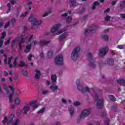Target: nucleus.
Instances as JSON below:
<instances>
[{
	"label": "nucleus",
	"instance_id": "8fccbe9b",
	"mask_svg": "<svg viewBox=\"0 0 125 125\" xmlns=\"http://www.w3.org/2000/svg\"><path fill=\"white\" fill-rule=\"evenodd\" d=\"M38 102L37 101H33L31 102L29 104L30 105H34V104H36Z\"/></svg>",
	"mask_w": 125,
	"mask_h": 125
},
{
	"label": "nucleus",
	"instance_id": "603ef678",
	"mask_svg": "<svg viewBox=\"0 0 125 125\" xmlns=\"http://www.w3.org/2000/svg\"><path fill=\"white\" fill-rule=\"evenodd\" d=\"M32 57H33V55L32 54L29 55L28 58L29 61H31L32 60Z\"/></svg>",
	"mask_w": 125,
	"mask_h": 125
},
{
	"label": "nucleus",
	"instance_id": "aec40b11",
	"mask_svg": "<svg viewBox=\"0 0 125 125\" xmlns=\"http://www.w3.org/2000/svg\"><path fill=\"white\" fill-rule=\"evenodd\" d=\"M108 97L110 100V101H112V102H115V101H117V99H116V97L112 95H109Z\"/></svg>",
	"mask_w": 125,
	"mask_h": 125
},
{
	"label": "nucleus",
	"instance_id": "a18cd8bd",
	"mask_svg": "<svg viewBox=\"0 0 125 125\" xmlns=\"http://www.w3.org/2000/svg\"><path fill=\"white\" fill-rule=\"evenodd\" d=\"M15 22H16V20L15 19H12L11 20V24H12V25H14V24L15 23Z\"/></svg>",
	"mask_w": 125,
	"mask_h": 125
},
{
	"label": "nucleus",
	"instance_id": "680f3d73",
	"mask_svg": "<svg viewBox=\"0 0 125 125\" xmlns=\"http://www.w3.org/2000/svg\"><path fill=\"white\" fill-rule=\"evenodd\" d=\"M62 103H63V104H66L67 103V101L64 99H62Z\"/></svg>",
	"mask_w": 125,
	"mask_h": 125
},
{
	"label": "nucleus",
	"instance_id": "e433bc0d",
	"mask_svg": "<svg viewBox=\"0 0 125 125\" xmlns=\"http://www.w3.org/2000/svg\"><path fill=\"white\" fill-rule=\"evenodd\" d=\"M22 75L25 77L28 76V72L25 70H22Z\"/></svg>",
	"mask_w": 125,
	"mask_h": 125
},
{
	"label": "nucleus",
	"instance_id": "bf43d9fd",
	"mask_svg": "<svg viewBox=\"0 0 125 125\" xmlns=\"http://www.w3.org/2000/svg\"><path fill=\"white\" fill-rule=\"evenodd\" d=\"M120 15L122 19H125V14H121Z\"/></svg>",
	"mask_w": 125,
	"mask_h": 125
},
{
	"label": "nucleus",
	"instance_id": "ddd939ff",
	"mask_svg": "<svg viewBox=\"0 0 125 125\" xmlns=\"http://www.w3.org/2000/svg\"><path fill=\"white\" fill-rule=\"evenodd\" d=\"M104 63H106L109 66H113L114 65V59H108L107 60L104 61Z\"/></svg>",
	"mask_w": 125,
	"mask_h": 125
},
{
	"label": "nucleus",
	"instance_id": "052dcab7",
	"mask_svg": "<svg viewBox=\"0 0 125 125\" xmlns=\"http://www.w3.org/2000/svg\"><path fill=\"white\" fill-rule=\"evenodd\" d=\"M40 56L41 57V58H44V55H43V52L41 53L40 55Z\"/></svg>",
	"mask_w": 125,
	"mask_h": 125
},
{
	"label": "nucleus",
	"instance_id": "9b49d317",
	"mask_svg": "<svg viewBox=\"0 0 125 125\" xmlns=\"http://www.w3.org/2000/svg\"><path fill=\"white\" fill-rule=\"evenodd\" d=\"M60 27H61V24L60 23L55 25L54 27L51 29V33H55Z\"/></svg>",
	"mask_w": 125,
	"mask_h": 125
},
{
	"label": "nucleus",
	"instance_id": "69168bd1",
	"mask_svg": "<svg viewBox=\"0 0 125 125\" xmlns=\"http://www.w3.org/2000/svg\"><path fill=\"white\" fill-rule=\"evenodd\" d=\"M123 45H118L117 46V48H119V49H123Z\"/></svg>",
	"mask_w": 125,
	"mask_h": 125
},
{
	"label": "nucleus",
	"instance_id": "7ed1b4c3",
	"mask_svg": "<svg viewBox=\"0 0 125 125\" xmlns=\"http://www.w3.org/2000/svg\"><path fill=\"white\" fill-rule=\"evenodd\" d=\"M29 22H32V25L36 26L37 25H41L42 23V21L41 20L40 21L37 20V18L34 16V15L32 14L28 19Z\"/></svg>",
	"mask_w": 125,
	"mask_h": 125
},
{
	"label": "nucleus",
	"instance_id": "3c124183",
	"mask_svg": "<svg viewBox=\"0 0 125 125\" xmlns=\"http://www.w3.org/2000/svg\"><path fill=\"white\" fill-rule=\"evenodd\" d=\"M17 65V62L14 61L13 62V65H12V67H13V68H15V67H16V65Z\"/></svg>",
	"mask_w": 125,
	"mask_h": 125
},
{
	"label": "nucleus",
	"instance_id": "774afa93",
	"mask_svg": "<svg viewBox=\"0 0 125 125\" xmlns=\"http://www.w3.org/2000/svg\"><path fill=\"white\" fill-rule=\"evenodd\" d=\"M116 3H117V1H112V2H111V5H116Z\"/></svg>",
	"mask_w": 125,
	"mask_h": 125
},
{
	"label": "nucleus",
	"instance_id": "79ce46f5",
	"mask_svg": "<svg viewBox=\"0 0 125 125\" xmlns=\"http://www.w3.org/2000/svg\"><path fill=\"white\" fill-rule=\"evenodd\" d=\"M7 121H8L7 117L5 116L4 117V120L2 121L3 124H6V123H7Z\"/></svg>",
	"mask_w": 125,
	"mask_h": 125
},
{
	"label": "nucleus",
	"instance_id": "338daca9",
	"mask_svg": "<svg viewBox=\"0 0 125 125\" xmlns=\"http://www.w3.org/2000/svg\"><path fill=\"white\" fill-rule=\"evenodd\" d=\"M3 45V41H0V47H1Z\"/></svg>",
	"mask_w": 125,
	"mask_h": 125
},
{
	"label": "nucleus",
	"instance_id": "4d7b16f0",
	"mask_svg": "<svg viewBox=\"0 0 125 125\" xmlns=\"http://www.w3.org/2000/svg\"><path fill=\"white\" fill-rule=\"evenodd\" d=\"M27 14H28V12H25L24 13V14H22L21 16V17H23V18H24V17H25V16H26L27 15Z\"/></svg>",
	"mask_w": 125,
	"mask_h": 125
},
{
	"label": "nucleus",
	"instance_id": "b1692460",
	"mask_svg": "<svg viewBox=\"0 0 125 125\" xmlns=\"http://www.w3.org/2000/svg\"><path fill=\"white\" fill-rule=\"evenodd\" d=\"M68 111H69L71 116L74 115V113H75V109H74V107H69L68 108Z\"/></svg>",
	"mask_w": 125,
	"mask_h": 125
},
{
	"label": "nucleus",
	"instance_id": "7c9ffc66",
	"mask_svg": "<svg viewBox=\"0 0 125 125\" xmlns=\"http://www.w3.org/2000/svg\"><path fill=\"white\" fill-rule=\"evenodd\" d=\"M5 37H6V34L5 33V32H4L2 33L0 40H4V39H5Z\"/></svg>",
	"mask_w": 125,
	"mask_h": 125
},
{
	"label": "nucleus",
	"instance_id": "4468645a",
	"mask_svg": "<svg viewBox=\"0 0 125 125\" xmlns=\"http://www.w3.org/2000/svg\"><path fill=\"white\" fill-rule=\"evenodd\" d=\"M50 41H45V40H42L39 43L40 45H45V44H48V43H50Z\"/></svg>",
	"mask_w": 125,
	"mask_h": 125
},
{
	"label": "nucleus",
	"instance_id": "5fc2aeb1",
	"mask_svg": "<svg viewBox=\"0 0 125 125\" xmlns=\"http://www.w3.org/2000/svg\"><path fill=\"white\" fill-rule=\"evenodd\" d=\"M10 2L12 4H15V3H16V1L14 0H10Z\"/></svg>",
	"mask_w": 125,
	"mask_h": 125
},
{
	"label": "nucleus",
	"instance_id": "c9c22d12",
	"mask_svg": "<svg viewBox=\"0 0 125 125\" xmlns=\"http://www.w3.org/2000/svg\"><path fill=\"white\" fill-rule=\"evenodd\" d=\"M101 116H102V118H105V117H106L107 113L106 112V111L103 112L101 114Z\"/></svg>",
	"mask_w": 125,
	"mask_h": 125
},
{
	"label": "nucleus",
	"instance_id": "423d86ee",
	"mask_svg": "<svg viewBox=\"0 0 125 125\" xmlns=\"http://www.w3.org/2000/svg\"><path fill=\"white\" fill-rule=\"evenodd\" d=\"M87 56L88 57L89 60L90 66H91L92 68H95L96 67V65H95V64H94L93 62V57H92V54L91 53H88Z\"/></svg>",
	"mask_w": 125,
	"mask_h": 125
},
{
	"label": "nucleus",
	"instance_id": "f3484780",
	"mask_svg": "<svg viewBox=\"0 0 125 125\" xmlns=\"http://www.w3.org/2000/svg\"><path fill=\"white\" fill-rule=\"evenodd\" d=\"M31 48H32V45H28L26 46L24 52L25 53H29L31 51Z\"/></svg>",
	"mask_w": 125,
	"mask_h": 125
},
{
	"label": "nucleus",
	"instance_id": "f257e3e1",
	"mask_svg": "<svg viewBox=\"0 0 125 125\" xmlns=\"http://www.w3.org/2000/svg\"><path fill=\"white\" fill-rule=\"evenodd\" d=\"M81 51V48L79 46L75 47L71 53V58L73 61H76L79 57V53Z\"/></svg>",
	"mask_w": 125,
	"mask_h": 125
},
{
	"label": "nucleus",
	"instance_id": "a878e982",
	"mask_svg": "<svg viewBox=\"0 0 125 125\" xmlns=\"http://www.w3.org/2000/svg\"><path fill=\"white\" fill-rule=\"evenodd\" d=\"M51 79L53 83H56V81H57V77L56 76V75L54 74L52 75L51 76Z\"/></svg>",
	"mask_w": 125,
	"mask_h": 125
},
{
	"label": "nucleus",
	"instance_id": "4be33fe9",
	"mask_svg": "<svg viewBox=\"0 0 125 125\" xmlns=\"http://www.w3.org/2000/svg\"><path fill=\"white\" fill-rule=\"evenodd\" d=\"M19 66L20 67H27V66H28V64H27V63H25L24 62V61H21L20 62V64H19Z\"/></svg>",
	"mask_w": 125,
	"mask_h": 125
},
{
	"label": "nucleus",
	"instance_id": "ea45409f",
	"mask_svg": "<svg viewBox=\"0 0 125 125\" xmlns=\"http://www.w3.org/2000/svg\"><path fill=\"white\" fill-rule=\"evenodd\" d=\"M104 124L105 125H108L110 124V120L109 119H106V120L104 121Z\"/></svg>",
	"mask_w": 125,
	"mask_h": 125
},
{
	"label": "nucleus",
	"instance_id": "37998d69",
	"mask_svg": "<svg viewBox=\"0 0 125 125\" xmlns=\"http://www.w3.org/2000/svg\"><path fill=\"white\" fill-rule=\"evenodd\" d=\"M103 39L104 41H109V37L108 35H104L103 36Z\"/></svg>",
	"mask_w": 125,
	"mask_h": 125
},
{
	"label": "nucleus",
	"instance_id": "dca6fc26",
	"mask_svg": "<svg viewBox=\"0 0 125 125\" xmlns=\"http://www.w3.org/2000/svg\"><path fill=\"white\" fill-rule=\"evenodd\" d=\"M35 72L36 74H35V79L37 80H39L40 79V77H41V72L39 71V70L35 69Z\"/></svg>",
	"mask_w": 125,
	"mask_h": 125
},
{
	"label": "nucleus",
	"instance_id": "13d9d810",
	"mask_svg": "<svg viewBox=\"0 0 125 125\" xmlns=\"http://www.w3.org/2000/svg\"><path fill=\"white\" fill-rule=\"evenodd\" d=\"M62 17H66V16H68V13H64L61 15Z\"/></svg>",
	"mask_w": 125,
	"mask_h": 125
},
{
	"label": "nucleus",
	"instance_id": "6e6552de",
	"mask_svg": "<svg viewBox=\"0 0 125 125\" xmlns=\"http://www.w3.org/2000/svg\"><path fill=\"white\" fill-rule=\"evenodd\" d=\"M18 41L20 42V43H23L24 42V38H21V37H18L15 40H14L11 42V48L13 49V47H14V45L15 44V42Z\"/></svg>",
	"mask_w": 125,
	"mask_h": 125
},
{
	"label": "nucleus",
	"instance_id": "bb28decb",
	"mask_svg": "<svg viewBox=\"0 0 125 125\" xmlns=\"http://www.w3.org/2000/svg\"><path fill=\"white\" fill-rule=\"evenodd\" d=\"M120 7L121 9H124L125 7V0L120 2Z\"/></svg>",
	"mask_w": 125,
	"mask_h": 125
},
{
	"label": "nucleus",
	"instance_id": "473e14b6",
	"mask_svg": "<svg viewBox=\"0 0 125 125\" xmlns=\"http://www.w3.org/2000/svg\"><path fill=\"white\" fill-rule=\"evenodd\" d=\"M45 111V108L43 107L38 111L37 114H42Z\"/></svg>",
	"mask_w": 125,
	"mask_h": 125
},
{
	"label": "nucleus",
	"instance_id": "c85d7f7f",
	"mask_svg": "<svg viewBox=\"0 0 125 125\" xmlns=\"http://www.w3.org/2000/svg\"><path fill=\"white\" fill-rule=\"evenodd\" d=\"M7 6L8 8L7 13H10V11H11V6H10V3H8L7 4Z\"/></svg>",
	"mask_w": 125,
	"mask_h": 125
},
{
	"label": "nucleus",
	"instance_id": "c03bdc74",
	"mask_svg": "<svg viewBox=\"0 0 125 125\" xmlns=\"http://www.w3.org/2000/svg\"><path fill=\"white\" fill-rule=\"evenodd\" d=\"M110 19H111V17H110L109 16H106L104 18L105 21H109Z\"/></svg>",
	"mask_w": 125,
	"mask_h": 125
},
{
	"label": "nucleus",
	"instance_id": "2f4dec72",
	"mask_svg": "<svg viewBox=\"0 0 125 125\" xmlns=\"http://www.w3.org/2000/svg\"><path fill=\"white\" fill-rule=\"evenodd\" d=\"M3 57H4V63L6 65L7 64V56L5 54H3Z\"/></svg>",
	"mask_w": 125,
	"mask_h": 125
},
{
	"label": "nucleus",
	"instance_id": "1a4fd4ad",
	"mask_svg": "<svg viewBox=\"0 0 125 125\" xmlns=\"http://www.w3.org/2000/svg\"><path fill=\"white\" fill-rule=\"evenodd\" d=\"M94 31H96V26L93 25L90 26V29H86L84 30V35L85 36H87L89 33L91 32H93Z\"/></svg>",
	"mask_w": 125,
	"mask_h": 125
},
{
	"label": "nucleus",
	"instance_id": "de8ad7c7",
	"mask_svg": "<svg viewBox=\"0 0 125 125\" xmlns=\"http://www.w3.org/2000/svg\"><path fill=\"white\" fill-rule=\"evenodd\" d=\"M42 94L44 95L46 94V93H48V91H47V90H42Z\"/></svg>",
	"mask_w": 125,
	"mask_h": 125
},
{
	"label": "nucleus",
	"instance_id": "6e6d98bb",
	"mask_svg": "<svg viewBox=\"0 0 125 125\" xmlns=\"http://www.w3.org/2000/svg\"><path fill=\"white\" fill-rule=\"evenodd\" d=\"M87 18V15H85L83 17V18L82 19V21H85V20H86Z\"/></svg>",
	"mask_w": 125,
	"mask_h": 125
},
{
	"label": "nucleus",
	"instance_id": "a211bd4d",
	"mask_svg": "<svg viewBox=\"0 0 125 125\" xmlns=\"http://www.w3.org/2000/svg\"><path fill=\"white\" fill-rule=\"evenodd\" d=\"M99 5H100V3H99V2L98 1H95L93 3V5L92 7V9H93V10H94V9L96 8V6H99Z\"/></svg>",
	"mask_w": 125,
	"mask_h": 125
},
{
	"label": "nucleus",
	"instance_id": "4c0bfd02",
	"mask_svg": "<svg viewBox=\"0 0 125 125\" xmlns=\"http://www.w3.org/2000/svg\"><path fill=\"white\" fill-rule=\"evenodd\" d=\"M72 21V18L70 17H68L66 19V22L67 23H71Z\"/></svg>",
	"mask_w": 125,
	"mask_h": 125
},
{
	"label": "nucleus",
	"instance_id": "cd10ccee",
	"mask_svg": "<svg viewBox=\"0 0 125 125\" xmlns=\"http://www.w3.org/2000/svg\"><path fill=\"white\" fill-rule=\"evenodd\" d=\"M20 103H21V101H20L19 98H16L15 100V104H16V105H19Z\"/></svg>",
	"mask_w": 125,
	"mask_h": 125
},
{
	"label": "nucleus",
	"instance_id": "a19ab883",
	"mask_svg": "<svg viewBox=\"0 0 125 125\" xmlns=\"http://www.w3.org/2000/svg\"><path fill=\"white\" fill-rule=\"evenodd\" d=\"M21 110L20 109H19L17 112V116L18 117H19V116H20L21 115Z\"/></svg>",
	"mask_w": 125,
	"mask_h": 125
},
{
	"label": "nucleus",
	"instance_id": "412c9836",
	"mask_svg": "<svg viewBox=\"0 0 125 125\" xmlns=\"http://www.w3.org/2000/svg\"><path fill=\"white\" fill-rule=\"evenodd\" d=\"M13 59V57H11L9 58L8 61V65H9V67L11 68H12L13 66L12 64H11L10 63H11V61Z\"/></svg>",
	"mask_w": 125,
	"mask_h": 125
},
{
	"label": "nucleus",
	"instance_id": "c756f323",
	"mask_svg": "<svg viewBox=\"0 0 125 125\" xmlns=\"http://www.w3.org/2000/svg\"><path fill=\"white\" fill-rule=\"evenodd\" d=\"M70 7H72L73 5L77 3V1L76 0H70Z\"/></svg>",
	"mask_w": 125,
	"mask_h": 125
},
{
	"label": "nucleus",
	"instance_id": "72a5a7b5",
	"mask_svg": "<svg viewBox=\"0 0 125 125\" xmlns=\"http://www.w3.org/2000/svg\"><path fill=\"white\" fill-rule=\"evenodd\" d=\"M50 88L52 89L54 91L57 90L58 89V86H54L53 85H51Z\"/></svg>",
	"mask_w": 125,
	"mask_h": 125
},
{
	"label": "nucleus",
	"instance_id": "f8f14e48",
	"mask_svg": "<svg viewBox=\"0 0 125 125\" xmlns=\"http://www.w3.org/2000/svg\"><path fill=\"white\" fill-rule=\"evenodd\" d=\"M67 37H68V33L64 32L63 34L61 35L59 37V39L61 42H62V41H63L64 40H65V39H66Z\"/></svg>",
	"mask_w": 125,
	"mask_h": 125
},
{
	"label": "nucleus",
	"instance_id": "0eeeda50",
	"mask_svg": "<svg viewBox=\"0 0 125 125\" xmlns=\"http://www.w3.org/2000/svg\"><path fill=\"white\" fill-rule=\"evenodd\" d=\"M90 112H91V109H84L82 112L79 118L82 119L83 118H85V117H87V116L90 114Z\"/></svg>",
	"mask_w": 125,
	"mask_h": 125
},
{
	"label": "nucleus",
	"instance_id": "f03ea898",
	"mask_svg": "<svg viewBox=\"0 0 125 125\" xmlns=\"http://www.w3.org/2000/svg\"><path fill=\"white\" fill-rule=\"evenodd\" d=\"M94 98L95 100L98 101L97 103V108L98 109H102L103 108V106H104V102L103 101V99H100L99 97H98V95L97 94H95Z\"/></svg>",
	"mask_w": 125,
	"mask_h": 125
},
{
	"label": "nucleus",
	"instance_id": "49530a36",
	"mask_svg": "<svg viewBox=\"0 0 125 125\" xmlns=\"http://www.w3.org/2000/svg\"><path fill=\"white\" fill-rule=\"evenodd\" d=\"M74 106H80L81 105V104L79 102H75L74 103Z\"/></svg>",
	"mask_w": 125,
	"mask_h": 125
},
{
	"label": "nucleus",
	"instance_id": "39448f33",
	"mask_svg": "<svg viewBox=\"0 0 125 125\" xmlns=\"http://www.w3.org/2000/svg\"><path fill=\"white\" fill-rule=\"evenodd\" d=\"M55 62L57 65H63V55H58L55 59Z\"/></svg>",
	"mask_w": 125,
	"mask_h": 125
},
{
	"label": "nucleus",
	"instance_id": "20e7f679",
	"mask_svg": "<svg viewBox=\"0 0 125 125\" xmlns=\"http://www.w3.org/2000/svg\"><path fill=\"white\" fill-rule=\"evenodd\" d=\"M76 84L77 85L78 90L82 91V92H83V93H85V92H86L87 91L88 92L89 91V88H88V87H86L84 89H83V88L81 86V85H80L81 83H80L79 79H78L77 80Z\"/></svg>",
	"mask_w": 125,
	"mask_h": 125
},
{
	"label": "nucleus",
	"instance_id": "e2e57ef3",
	"mask_svg": "<svg viewBox=\"0 0 125 125\" xmlns=\"http://www.w3.org/2000/svg\"><path fill=\"white\" fill-rule=\"evenodd\" d=\"M33 35H31L30 37H29V39L28 40V42H30L32 40H33Z\"/></svg>",
	"mask_w": 125,
	"mask_h": 125
},
{
	"label": "nucleus",
	"instance_id": "5701e85b",
	"mask_svg": "<svg viewBox=\"0 0 125 125\" xmlns=\"http://www.w3.org/2000/svg\"><path fill=\"white\" fill-rule=\"evenodd\" d=\"M53 55V51L50 50L48 51L47 57L48 58H51Z\"/></svg>",
	"mask_w": 125,
	"mask_h": 125
},
{
	"label": "nucleus",
	"instance_id": "393cba45",
	"mask_svg": "<svg viewBox=\"0 0 125 125\" xmlns=\"http://www.w3.org/2000/svg\"><path fill=\"white\" fill-rule=\"evenodd\" d=\"M15 117V115L14 114H11L10 116V120H9V121L7 123V125H10L11 123H12V121H13V119Z\"/></svg>",
	"mask_w": 125,
	"mask_h": 125
},
{
	"label": "nucleus",
	"instance_id": "09e8293b",
	"mask_svg": "<svg viewBox=\"0 0 125 125\" xmlns=\"http://www.w3.org/2000/svg\"><path fill=\"white\" fill-rule=\"evenodd\" d=\"M19 124V119H17L16 122L13 124L12 125H18Z\"/></svg>",
	"mask_w": 125,
	"mask_h": 125
},
{
	"label": "nucleus",
	"instance_id": "2eb2a0df",
	"mask_svg": "<svg viewBox=\"0 0 125 125\" xmlns=\"http://www.w3.org/2000/svg\"><path fill=\"white\" fill-rule=\"evenodd\" d=\"M29 110H30V107H29L28 105L23 106V111H24L23 114L24 115H27Z\"/></svg>",
	"mask_w": 125,
	"mask_h": 125
},
{
	"label": "nucleus",
	"instance_id": "9d476101",
	"mask_svg": "<svg viewBox=\"0 0 125 125\" xmlns=\"http://www.w3.org/2000/svg\"><path fill=\"white\" fill-rule=\"evenodd\" d=\"M108 49H109L107 47H105L102 49H100L99 51L100 55L104 56V55H106V54H107V52Z\"/></svg>",
	"mask_w": 125,
	"mask_h": 125
},
{
	"label": "nucleus",
	"instance_id": "864d4df0",
	"mask_svg": "<svg viewBox=\"0 0 125 125\" xmlns=\"http://www.w3.org/2000/svg\"><path fill=\"white\" fill-rule=\"evenodd\" d=\"M21 43H20L19 44V51H22V45H21Z\"/></svg>",
	"mask_w": 125,
	"mask_h": 125
},
{
	"label": "nucleus",
	"instance_id": "0e129e2a",
	"mask_svg": "<svg viewBox=\"0 0 125 125\" xmlns=\"http://www.w3.org/2000/svg\"><path fill=\"white\" fill-rule=\"evenodd\" d=\"M109 11H110V8H108L107 9L104 10V13H106V12H109Z\"/></svg>",
	"mask_w": 125,
	"mask_h": 125
},
{
	"label": "nucleus",
	"instance_id": "6ab92c4d",
	"mask_svg": "<svg viewBox=\"0 0 125 125\" xmlns=\"http://www.w3.org/2000/svg\"><path fill=\"white\" fill-rule=\"evenodd\" d=\"M117 83L119 84H123V85H125V80L124 79H119L117 80Z\"/></svg>",
	"mask_w": 125,
	"mask_h": 125
},
{
	"label": "nucleus",
	"instance_id": "58836bf2",
	"mask_svg": "<svg viewBox=\"0 0 125 125\" xmlns=\"http://www.w3.org/2000/svg\"><path fill=\"white\" fill-rule=\"evenodd\" d=\"M9 25H10V21H8L7 23L4 25V29H7Z\"/></svg>",
	"mask_w": 125,
	"mask_h": 125
},
{
	"label": "nucleus",
	"instance_id": "f704fd0d",
	"mask_svg": "<svg viewBox=\"0 0 125 125\" xmlns=\"http://www.w3.org/2000/svg\"><path fill=\"white\" fill-rule=\"evenodd\" d=\"M50 13H51V9H49V13H45L42 15V17H45L46 16H48L49 14H50Z\"/></svg>",
	"mask_w": 125,
	"mask_h": 125
}]
</instances>
